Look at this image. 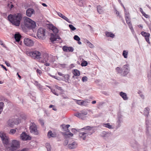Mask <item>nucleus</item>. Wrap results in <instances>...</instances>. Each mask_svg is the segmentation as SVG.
<instances>
[{
    "label": "nucleus",
    "mask_w": 151,
    "mask_h": 151,
    "mask_svg": "<svg viewBox=\"0 0 151 151\" xmlns=\"http://www.w3.org/2000/svg\"><path fill=\"white\" fill-rule=\"evenodd\" d=\"M88 45L91 48H93L94 47V46L91 43L89 45Z\"/></svg>",
    "instance_id": "13d9d810"
},
{
    "label": "nucleus",
    "mask_w": 151,
    "mask_h": 151,
    "mask_svg": "<svg viewBox=\"0 0 151 151\" xmlns=\"http://www.w3.org/2000/svg\"><path fill=\"white\" fill-rule=\"evenodd\" d=\"M16 130L15 129H12L10 131V133L11 134H13L15 133Z\"/></svg>",
    "instance_id": "09e8293b"
},
{
    "label": "nucleus",
    "mask_w": 151,
    "mask_h": 151,
    "mask_svg": "<svg viewBox=\"0 0 151 151\" xmlns=\"http://www.w3.org/2000/svg\"><path fill=\"white\" fill-rule=\"evenodd\" d=\"M21 35L19 34H15L14 35V37L16 41L17 42H19L21 38Z\"/></svg>",
    "instance_id": "a878e982"
},
{
    "label": "nucleus",
    "mask_w": 151,
    "mask_h": 151,
    "mask_svg": "<svg viewBox=\"0 0 151 151\" xmlns=\"http://www.w3.org/2000/svg\"><path fill=\"white\" fill-rule=\"evenodd\" d=\"M0 137L1 138L3 143L4 145L7 147L9 143V137L6 136V134L3 132H0Z\"/></svg>",
    "instance_id": "6e6552de"
},
{
    "label": "nucleus",
    "mask_w": 151,
    "mask_h": 151,
    "mask_svg": "<svg viewBox=\"0 0 151 151\" xmlns=\"http://www.w3.org/2000/svg\"><path fill=\"white\" fill-rule=\"evenodd\" d=\"M69 27L71 29V30L72 31H74L76 29V28H75L73 25L72 24H69Z\"/></svg>",
    "instance_id": "a19ab883"
},
{
    "label": "nucleus",
    "mask_w": 151,
    "mask_h": 151,
    "mask_svg": "<svg viewBox=\"0 0 151 151\" xmlns=\"http://www.w3.org/2000/svg\"><path fill=\"white\" fill-rule=\"evenodd\" d=\"M17 151H28V149L24 148L21 150H19Z\"/></svg>",
    "instance_id": "6e6d98bb"
},
{
    "label": "nucleus",
    "mask_w": 151,
    "mask_h": 151,
    "mask_svg": "<svg viewBox=\"0 0 151 151\" xmlns=\"http://www.w3.org/2000/svg\"><path fill=\"white\" fill-rule=\"evenodd\" d=\"M24 44L28 46H31L33 45L34 43L33 41L30 39L25 38L24 39Z\"/></svg>",
    "instance_id": "9b49d317"
},
{
    "label": "nucleus",
    "mask_w": 151,
    "mask_h": 151,
    "mask_svg": "<svg viewBox=\"0 0 151 151\" xmlns=\"http://www.w3.org/2000/svg\"><path fill=\"white\" fill-rule=\"evenodd\" d=\"M27 54L35 59H40L41 58V52L37 50L28 52Z\"/></svg>",
    "instance_id": "39448f33"
},
{
    "label": "nucleus",
    "mask_w": 151,
    "mask_h": 151,
    "mask_svg": "<svg viewBox=\"0 0 151 151\" xmlns=\"http://www.w3.org/2000/svg\"><path fill=\"white\" fill-rule=\"evenodd\" d=\"M89 27V28H90V30H91V31H93V27H91V25H87Z\"/></svg>",
    "instance_id": "680f3d73"
},
{
    "label": "nucleus",
    "mask_w": 151,
    "mask_h": 151,
    "mask_svg": "<svg viewBox=\"0 0 151 151\" xmlns=\"http://www.w3.org/2000/svg\"><path fill=\"white\" fill-rule=\"evenodd\" d=\"M24 22L25 26L30 29H33L36 26V23L30 18L27 17H24Z\"/></svg>",
    "instance_id": "7ed1b4c3"
},
{
    "label": "nucleus",
    "mask_w": 151,
    "mask_h": 151,
    "mask_svg": "<svg viewBox=\"0 0 151 151\" xmlns=\"http://www.w3.org/2000/svg\"><path fill=\"white\" fill-rule=\"evenodd\" d=\"M111 134L105 131H102L100 134V136L103 137L104 139H106L108 138L111 135Z\"/></svg>",
    "instance_id": "2eb2a0df"
},
{
    "label": "nucleus",
    "mask_w": 151,
    "mask_h": 151,
    "mask_svg": "<svg viewBox=\"0 0 151 151\" xmlns=\"http://www.w3.org/2000/svg\"><path fill=\"white\" fill-rule=\"evenodd\" d=\"M138 93L139 94V96L142 99H144V96L142 94V92L140 91H139L138 92Z\"/></svg>",
    "instance_id": "58836bf2"
},
{
    "label": "nucleus",
    "mask_w": 151,
    "mask_h": 151,
    "mask_svg": "<svg viewBox=\"0 0 151 151\" xmlns=\"http://www.w3.org/2000/svg\"><path fill=\"white\" fill-rule=\"evenodd\" d=\"M8 20L14 25L17 26H19L21 20L22 19L21 14L18 13L14 15H9L8 17Z\"/></svg>",
    "instance_id": "f257e3e1"
},
{
    "label": "nucleus",
    "mask_w": 151,
    "mask_h": 151,
    "mask_svg": "<svg viewBox=\"0 0 151 151\" xmlns=\"http://www.w3.org/2000/svg\"><path fill=\"white\" fill-rule=\"evenodd\" d=\"M5 64H6V65L7 66H8V67L10 66V64L8 62H7V61H6L5 62Z\"/></svg>",
    "instance_id": "69168bd1"
},
{
    "label": "nucleus",
    "mask_w": 151,
    "mask_h": 151,
    "mask_svg": "<svg viewBox=\"0 0 151 151\" xmlns=\"http://www.w3.org/2000/svg\"><path fill=\"white\" fill-rule=\"evenodd\" d=\"M49 55L47 53H45L43 55L42 59L41 60V62L45 63L47 62L48 60Z\"/></svg>",
    "instance_id": "dca6fc26"
},
{
    "label": "nucleus",
    "mask_w": 151,
    "mask_h": 151,
    "mask_svg": "<svg viewBox=\"0 0 151 151\" xmlns=\"http://www.w3.org/2000/svg\"><path fill=\"white\" fill-rule=\"evenodd\" d=\"M103 126L104 127H106L109 129L112 128V126L109 123H108L106 124H103Z\"/></svg>",
    "instance_id": "7c9ffc66"
},
{
    "label": "nucleus",
    "mask_w": 151,
    "mask_h": 151,
    "mask_svg": "<svg viewBox=\"0 0 151 151\" xmlns=\"http://www.w3.org/2000/svg\"><path fill=\"white\" fill-rule=\"evenodd\" d=\"M88 64L87 62L86 61H84L81 63V65L82 66H86Z\"/></svg>",
    "instance_id": "79ce46f5"
},
{
    "label": "nucleus",
    "mask_w": 151,
    "mask_h": 151,
    "mask_svg": "<svg viewBox=\"0 0 151 151\" xmlns=\"http://www.w3.org/2000/svg\"><path fill=\"white\" fill-rule=\"evenodd\" d=\"M145 125H146V133L147 137L151 138V121L150 122L148 119H145Z\"/></svg>",
    "instance_id": "20e7f679"
},
{
    "label": "nucleus",
    "mask_w": 151,
    "mask_h": 151,
    "mask_svg": "<svg viewBox=\"0 0 151 151\" xmlns=\"http://www.w3.org/2000/svg\"><path fill=\"white\" fill-rule=\"evenodd\" d=\"M63 77H64V79L67 80H68L69 78V76L68 74H66V75H64V76H63Z\"/></svg>",
    "instance_id": "8fccbe9b"
},
{
    "label": "nucleus",
    "mask_w": 151,
    "mask_h": 151,
    "mask_svg": "<svg viewBox=\"0 0 151 151\" xmlns=\"http://www.w3.org/2000/svg\"><path fill=\"white\" fill-rule=\"evenodd\" d=\"M0 65L1 66V67L3 69H4L6 71L7 70V69L6 68V67L3 65Z\"/></svg>",
    "instance_id": "052dcab7"
},
{
    "label": "nucleus",
    "mask_w": 151,
    "mask_h": 151,
    "mask_svg": "<svg viewBox=\"0 0 151 151\" xmlns=\"http://www.w3.org/2000/svg\"><path fill=\"white\" fill-rule=\"evenodd\" d=\"M63 50L64 52H73L74 51V48L72 47H67L64 46L63 47Z\"/></svg>",
    "instance_id": "f3484780"
},
{
    "label": "nucleus",
    "mask_w": 151,
    "mask_h": 151,
    "mask_svg": "<svg viewBox=\"0 0 151 151\" xmlns=\"http://www.w3.org/2000/svg\"><path fill=\"white\" fill-rule=\"evenodd\" d=\"M29 130L30 132L35 135H38L39 134L38 131L37 125L34 123H31L29 125Z\"/></svg>",
    "instance_id": "423d86ee"
},
{
    "label": "nucleus",
    "mask_w": 151,
    "mask_h": 151,
    "mask_svg": "<svg viewBox=\"0 0 151 151\" xmlns=\"http://www.w3.org/2000/svg\"><path fill=\"white\" fill-rule=\"evenodd\" d=\"M0 44L2 45L4 47L5 45L3 43V42L2 41L0 40Z\"/></svg>",
    "instance_id": "e2e57ef3"
},
{
    "label": "nucleus",
    "mask_w": 151,
    "mask_h": 151,
    "mask_svg": "<svg viewBox=\"0 0 151 151\" xmlns=\"http://www.w3.org/2000/svg\"><path fill=\"white\" fill-rule=\"evenodd\" d=\"M119 94L124 100H127L128 99V98L127 97L126 93L122 92H120Z\"/></svg>",
    "instance_id": "393cba45"
},
{
    "label": "nucleus",
    "mask_w": 151,
    "mask_h": 151,
    "mask_svg": "<svg viewBox=\"0 0 151 151\" xmlns=\"http://www.w3.org/2000/svg\"><path fill=\"white\" fill-rule=\"evenodd\" d=\"M92 127L90 126H87L83 128L82 129H85L86 131L84 132L79 133V136L83 140H85L86 137L92 134L94 132L93 130H92Z\"/></svg>",
    "instance_id": "f03ea898"
},
{
    "label": "nucleus",
    "mask_w": 151,
    "mask_h": 151,
    "mask_svg": "<svg viewBox=\"0 0 151 151\" xmlns=\"http://www.w3.org/2000/svg\"><path fill=\"white\" fill-rule=\"evenodd\" d=\"M150 35V34H149L147 36L145 37L146 41L149 44H150V42L149 40V37Z\"/></svg>",
    "instance_id": "4c0bfd02"
},
{
    "label": "nucleus",
    "mask_w": 151,
    "mask_h": 151,
    "mask_svg": "<svg viewBox=\"0 0 151 151\" xmlns=\"http://www.w3.org/2000/svg\"><path fill=\"white\" fill-rule=\"evenodd\" d=\"M123 122L122 119H121V118H119L117 122L118 123V126L119 127L121 126V124Z\"/></svg>",
    "instance_id": "ea45409f"
},
{
    "label": "nucleus",
    "mask_w": 151,
    "mask_h": 151,
    "mask_svg": "<svg viewBox=\"0 0 151 151\" xmlns=\"http://www.w3.org/2000/svg\"><path fill=\"white\" fill-rule=\"evenodd\" d=\"M74 39L77 41H80V38L77 35H75L73 37Z\"/></svg>",
    "instance_id": "37998d69"
},
{
    "label": "nucleus",
    "mask_w": 151,
    "mask_h": 151,
    "mask_svg": "<svg viewBox=\"0 0 151 151\" xmlns=\"http://www.w3.org/2000/svg\"><path fill=\"white\" fill-rule=\"evenodd\" d=\"M21 138L23 140L25 141L27 140H30L31 137L27 134L25 132L22 133L20 135Z\"/></svg>",
    "instance_id": "ddd939ff"
},
{
    "label": "nucleus",
    "mask_w": 151,
    "mask_h": 151,
    "mask_svg": "<svg viewBox=\"0 0 151 151\" xmlns=\"http://www.w3.org/2000/svg\"><path fill=\"white\" fill-rule=\"evenodd\" d=\"M105 34L106 36L108 37H110L113 38H114L115 36L114 34L111 32H106Z\"/></svg>",
    "instance_id": "bb28decb"
},
{
    "label": "nucleus",
    "mask_w": 151,
    "mask_h": 151,
    "mask_svg": "<svg viewBox=\"0 0 151 151\" xmlns=\"http://www.w3.org/2000/svg\"><path fill=\"white\" fill-rule=\"evenodd\" d=\"M62 126L63 127V130H64V129L67 130H68V128L70 127V125L69 124H67L66 125H62Z\"/></svg>",
    "instance_id": "e433bc0d"
},
{
    "label": "nucleus",
    "mask_w": 151,
    "mask_h": 151,
    "mask_svg": "<svg viewBox=\"0 0 151 151\" xmlns=\"http://www.w3.org/2000/svg\"><path fill=\"white\" fill-rule=\"evenodd\" d=\"M44 63V65L46 66H49L50 65V64L46 62Z\"/></svg>",
    "instance_id": "774afa93"
},
{
    "label": "nucleus",
    "mask_w": 151,
    "mask_h": 151,
    "mask_svg": "<svg viewBox=\"0 0 151 151\" xmlns=\"http://www.w3.org/2000/svg\"><path fill=\"white\" fill-rule=\"evenodd\" d=\"M150 111V108L148 107H147L144 109L143 111V114L147 118L149 114V111Z\"/></svg>",
    "instance_id": "aec40b11"
},
{
    "label": "nucleus",
    "mask_w": 151,
    "mask_h": 151,
    "mask_svg": "<svg viewBox=\"0 0 151 151\" xmlns=\"http://www.w3.org/2000/svg\"><path fill=\"white\" fill-rule=\"evenodd\" d=\"M60 37L58 35L56 34H52L51 35V37L50 40L51 42L53 43L55 41H58V39L60 40Z\"/></svg>",
    "instance_id": "4468645a"
},
{
    "label": "nucleus",
    "mask_w": 151,
    "mask_h": 151,
    "mask_svg": "<svg viewBox=\"0 0 151 151\" xmlns=\"http://www.w3.org/2000/svg\"><path fill=\"white\" fill-rule=\"evenodd\" d=\"M140 34L143 37H145L147 36L148 35L150 34L149 33L144 31L141 32Z\"/></svg>",
    "instance_id": "c9c22d12"
},
{
    "label": "nucleus",
    "mask_w": 151,
    "mask_h": 151,
    "mask_svg": "<svg viewBox=\"0 0 151 151\" xmlns=\"http://www.w3.org/2000/svg\"><path fill=\"white\" fill-rule=\"evenodd\" d=\"M49 28L52 30L55 34H56L58 32V29L52 24L50 26Z\"/></svg>",
    "instance_id": "412c9836"
},
{
    "label": "nucleus",
    "mask_w": 151,
    "mask_h": 151,
    "mask_svg": "<svg viewBox=\"0 0 151 151\" xmlns=\"http://www.w3.org/2000/svg\"><path fill=\"white\" fill-rule=\"evenodd\" d=\"M76 103L78 105H82L83 103V101H81V100H77Z\"/></svg>",
    "instance_id": "49530a36"
},
{
    "label": "nucleus",
    "mask_w": 151,
    "mask_h": 151,
    "mask_svg": "<svg viewBox=\"0 0 151 151\" xmlns=\"http://www.w3.org/2000/svg\"><path fill=\"white\" fill-rule=\"evenodd\" d=\"M48 137L50 138L51 137H55V135L52 133V131L50 130L48 132L47 134Z\"/></svg>",
    "instance_id": "c756f323"
},
{
    "label": "nucleus",
    "mask_w": 151,
    "mask_h": 151,
    "mask_svg": "<svg viewBox=\"0 0 151 151\" xmlns=\"http://www.w3.org/2000/svg\"><path fill=\"white\" fill-rule=\"evenodd\" d=\"M116 70L117 73H121L122 70L119 67H117L116 68Z\"/></svg>",
    "instance_id": "c03bdc74"
},
{
    "label": "nucleus",
    "mask_w": 151,
    "mask_h": 151,
    "mask_svg": "<svg viewBox=\"0 0 151 151\" xmlns=\"http://www.w3.org/2000/svg\"><path fill=\"white\" fill-rule=\"evenodd\" d=\"M123 70H124V74L125 75L127 74L129 71V65H124L123 67Z\"/></svg>",
    "instance_id": "6ab92c4d"
},
{
    "label": "nucleus",
    "mask_w": 151,
    "mask_h": 151,
    "mask_svg": "<svg viewBox=\"0 0 151 151\" xmlns=\"http://www.w3.org/2000/svg\"><path fill=\"white\" fill-rule=\"evenodd\" d=\"M58 74L60 76H63V77L64 76V74H62V73H61L60 72H58Z\"/></svg>",
    "instance_id": "0e129e2a"
},
{
    "label": "nucleus",
    "mask_w": 151,
    "mask_h": 151,
    "mask_svg": "<svg viewBox=\"0 0 151 151\" xmlns=\"http://www.w3.org/2000/svg\"><path fill=\"white\" fill-rule=\"evenodd\" d=\"M128 54V52L127 51L124 50L123 51L122 55H123L124 58H127Z\"/></svg>",
    "instance_id": "72a5a7b5"
},
{
    "label": "nucleus",
    "mask_w": 151,
    "mask_h": 151,
    "mask_svg": "<svg viewBox=\"0 0 151 151\" xmlns=\"http://www.w3.org/2000/svg\"><path fill=\"white\" fill-rule=\"evenodd\" d=\"M4 106V103L2 102H0V114L3 111Z\"/></svg>",
    "instance_id": "f704fd0d"
},
{
    "label": "nucleus",
    "mask_w": 151,
    "mask_h": 151,
    "mask_svg": "<svg viewBox=\"0 0 151 151\" xmlns=\"http://www.w3.org/2000/svg\"><path fill=\"white\" fill-rule=\"evenodd\" d=\"M55 87L56 88L59 90H60V91H61L62 90V88L61 87H60L56 85L55 86Z\"/></svg>",
    "instance_id": "5fc2aeb1"
},
{
    "label": "nucleus",
    "mask_w": 151,
    "mask_h": 151,
    "mask_svg": "<svg viewBox=\"0 0 151 151\" xmlns=\"http://www.w3.org/2000/svg\"><path fill=\"white\" fill-rule=\"evenodd\" d=\"M87 114V111L85 110H83L81 111L80 113H76L75 114V116L82 119H84L85 117V116Z\"/></svg>",
    "instance_id": "9d476101"
},
{
    "label": "nucleus",
    "mask_w": 151,
    "mask_h": 151,
    "mask_svg": "<svg viewBox=\"0 0 151 151\" xmlns=\"http://www.w3.org/2000/svg\"><path fill=\"white\" fill-rule=\"evenodd\" d=\"M73 73L74 75L72 77L73 78H75V76H79L80 74L79 71L77 69L74 70L73 72Z\"/></svg>",
    "instance_id": "4be33fe9"
},
{
    "label": "nucleus",
    "mask_w": 151,
    "mask_h": 151,
    "mask_svg": "<svg viewBox=\"0 0 151 151\" xmlns=\"http://www.w3.org/2000/svg\"><path fill=\"white\" fill-rule=\"evenodd\" d=\"M133 147L134 149H135V150H137L139 147V145L136 142H135L134 144Z\"/></svg>",
    "instance_id": "cd10ccee"
},
{
    "label": "nucleus",
    "mask_w": 151,
    "mask_h": 151,
    "mask_svg": "<svg viewBox=\"0 0 151 151\" xmlns=\"http://www.w3.org/2000/svg\"><path fill=\"white\" fill-rule=\"evenodd\" d=\"M36 71H37V73H38V74H39L40 75L42 73V71L40 70H39V69H37Z\"/></svg>",
    "instance_id": "bf43d9fd"
},
{
    "label": "nucleus",
    "mask_w": 151,
    "mask_h": 151,
    "mask_svg": "<svg viewBox=\"0 0 151 151\" xmlns=\"http://www.w3.org/2000/svg\"><path fill=\"white\" fill-rule=\"evenodd\" d=\"M63 134H64L65 135H69L71 136H72L73 135V133H71L70 132H69V133H67V134H65V133H64Z\"/></svg>",
    "instance_id": "4d7b16f0"
},
{
    "label": "nucleus",
    "mask_w": 151,
    "mask_h": 151,
    "mask_svg": "<svg viewBox=\"0 0 151 151\" xmlns=\"http://www.w3.org/2000/svg\"><path fill=\"white\" fill-rule=\"evenodd\" d=\"M150 69L151 70L149 73L148 74L147 76L149 80H151V63L150 64Z\"/></svg>",
    "instance_id": "a18cd8bd"
},
{
    "label": "nucleus",
    "mask_w": 151,
    "mask_h": 151,
    "mask_svg": "<svg viewBox=\"0 0 151 151\" xmlns=\"http://www.w3.org/2000/svg\"><path fill=\"white\" fill-rule=\"evenodd\" d=\"M68 143V141L67 140H65L64 143V145H67Z\"/></svg>",
    "instance_id": "338daca9"
},
{
    "label": "nucleus",
    "mask_w": 151,
    "mask_h": 151,
    "mask_svg": "<svg viewBox=\"0 0 151 151\" xmlns=\"http://www.w3.org/2000/svg\"><path fill=\"white\" fill-rule=\"evenodd\" d=\"M68 147L71 149H74L76 148L77 146V144L75 142H73L71 144L68 145Z\"/></svg>",
    "instance_id": "5701e85b"
},
{
    "label": "nucleus",
    "mask_w": 151,
    "mask_h": 151,
    "mask_svg": "<svg viewBox=\"0 0 151 151\" xmlns=\"http://www.w3.org/2000/svg\"><path fill=\"white\" fill-rule=\"evenodd\" d=\"M83 103L82 105L85 106H87L88 105V103H89L88 99L84 100V101H83Z\"/></svg>",
    "instance_id": "473e14b6"
},
{
    "label": "nucleus",
    "mask_w": 151,
    "mask_h": 151,
    "mask_svg": "<svg viewBox=\"0 0 151 151\" xmlns=\"http://www.w3.org/2000/svg\"><path fill=\"white\" fill-rule=\"evenodd\" d=\"M45 29L43 28H39L37 33V36L39 39H42L45 35Z\"/></svg>",
    "instance_id": "1a4fd4ad"
},
{
    "label": "nucleus",
    "mask_w": 151,
    "mask_h": 151,
    "mask_svg": "<svg viewBox=\"0 0 151 151\" xmlns=\"http://www.w3.org/2000/svg\"><path fill=\"white\" fill-rule=\"evenodd\" d=\"M20 122V120L18 118L16 119H9L8 121V125L9 126L13 127L14 125H17Z\"/></svg>",
    "instance_id": "0eeeda50"
},
{
    "label": "nucleus",
    "mask_w": 151,
    "mask_h": 151,
    "mask_svg": "<svg viewBox=\"0 0 151 151\" xmlns=\"http://www.w3.org/2000/svg\"><path fill=\"white\" fill-rule=\"evenodd\" d=\"M57 13L58 15L60 17L62 18L63 19L68 22H69V23H70V22H69V19L63 15L62 14L60 13V12H58Z\"/></svg>",
    "instance_id": "b1692460"
},
{
    "label": "nucleus",
    "mask_w": 151,
    "mask_h": 151,
    "mask_svg": "<svg viewBox=\"0 0 151 151\" xmlns=\"http://www.w3.org/2000/svg\"><path fill=\"white\" fill-rule=\"evenodd\" d=\"M40 123V124L42 126H43L44 124V122L43 120L42 119H40L39 120Z\"/></svg>",
    "instance_id": "3c124183"
},
{
    "label": "nucleus",
    "mask_w": 151,
    "mask_h": 151,
    "mask_svg": "<svg viewBox=\"0 0 151 151\" xmlns=\"http://www.w3.org/2000/svg\"><path fill=\"white\" fill-rule=\"evenodd\" d=\"M88 80V78L86 76H84L82 78V81L83 82H86Z\"/></svg>",
    "instance_id": "de8ad7c7"
},
{
    "label": "nucleus",
    "mask_w": 151,
    "mask_h": 151,
    "mask_svg": "<svg viewBox=\"0 0 151 151\" xmlns=\"http://www.w3.org/2000/svg\"><path fill=\"white\" fill-rule=\"evenodd\" d=\"M51 91L55 95L57 96H58V94L56 93V91L55 90L52 89L51 90Z\"/></svg>",
    "instance_id": "603ef678"
},
{
    "label": "nucleus",
    "mask_w": 151,
    "mask_h": 151,
    "mask_svg": "<svg viewBox=\"0 0 151 151\" xmlns=\"http://www.w3.org/2000/svg\"><path fill=\"white\" fill-rule=\"evenodd\" d=\"M97 10L98 12L100 14L103 12L102 8L100 5H99L97 6Z\"/></svg>",
    "instance_id": "c85d7f7f"
},
{
    "label": "nucleus",
    "mask_w": 151,
    "mask_h": 151,
    "mask_svg": "<svg viewBox=\"0 0 151 151\" xmlns=\"http://www.w3.org/2000/svg\"><path fill=\"white\" fill-rule=\"evenodd\" d=\"M142 14L146 18H148L149 17V16L146 14L145 12H143Z\"/></svg>",
    "instance_id": "864d4df0"
},
{
    "label": "nucleus",
    "mask_w": 151,
    "mask_h": 151,
    "mask_svg": "<svg viewBox=\"0 0 151 151\" xmlns=\"http://www.w3.org/2000/svg\"><path fill=\"white\" fill-rule=\"evenodd\" d=\"M125 19L127 24H128L129 28L131 30V31H132V24L129 18V16H127L126 13L125 14Z\"/></svg>",
    "instance_id": "a211bd4d"
},
{
    "label": "nucleus",
    "mask_w": 151,
    "mask_h": 151,
    "mask_svg": "<svg viewBox=\"0 0 151 151\" xmlns=\"http://www.w3.org/2000/svg\"><path fill=\"white\" fill-rule=\"evenodd\" d=\"M45 146L47 151H51V147L49 143H46Z\"/></svg>",
    "instance_id": "2f4dec72"
},
{
    "label": "nucleus",
    "mask_w": 151,
    "mask_h": 151,
    "mask_svg": "<svg viewBox=\"0 0 151 151\" xmlns=\"http://www.w3.org/2000/svg\"><path fill=\"white\" fill-rule=\"evenodd\" d=\"M26 15L29 17H31L33 14H34L35 13V10L31 8H29L28 9L26 12Z\"/></svg>",
    "instance_id": "f8f14e48"
}]
</instances>
